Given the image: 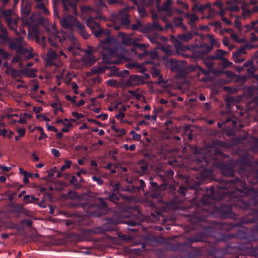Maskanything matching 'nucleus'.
<instances>
[{
    "label": "nucleus",
    "instance_id": "35",
    "mask_svg": "<svg viewBox=\"0 0 258 258\" xmlns=\"http://www.w3.org/2000/svg\"><path fill=\"white\" fill-rule=\"evenodd\" d=\"M222 64L224 68H230L233 66V63L232 62L229 61L227 58L224 57L223 59L221 60Z\"/></svg>",
    "mask_w": 258,
    "mask_h": 258
},
{
    "label": "nucleus",
    "instance_id": "7",
    "mask_svg": "<svg viewBox=\"0 0 258 258\" xmlns=\"http://www.w3.org/2000/svg\"><path fill=\"white\" fill-rule=\"evenodd\" d=\"M130 21L128 15V9H124L119 11V14L113 19L112 24H107L109 27H112L115 30H119L121 25L128 28Z\"/></svg>",
    "mask_w": 258,
    "mask_h": 258
},
{
    "label": "nucleus",
    "instance_id": "40",
    "mask_svg": "<svg viewBox=\"0 0 258 258\" xmlns=\"http://www.w3.org/2000/svg\"><path fill=\"white\" fill-rule=\"evenodd\" d=\"M105 68L104 67H94L92 69V72L93 73L95 74H99L103 73L105 71Z\"/></svg>",
    "mask_w": 258,
    "mask_h": 258
},
{
    "label": "nucleus",
    "instance_id": "21",
    "mask_svg": "<svg viewBox=\"0 0 258 258\" xmlns=\"http://www.w3.org/2000/svg\"><path fill=\"white\" fill-rule=\"evenodd\" d=\"M185 16L189 20L188 23L192 27L196 22L199 20V18L195 14L186 13Z\"/></svg>",
    "mask_w": 258,
    "mask_h": 258
},
{
    "label": "nucleus",
    "instance_id": "17",
    "mask_svg": "<svg viewBox=\"0 0 258 258\" xmlns=\"http://www.w3.org/2000/svg\"><path fill=\"white\" fill-rule=\"evenodd\" d=\"M212 49V46H209V45L207 44H204L199 46L198 45L195 48V51L198 52L199 56L207 53L211 51Z\"/></svg>",
    "mask_w": 258,
    "mask_h": 258
},
{
    "label": "nucleus",
    "instance_id": "44",
    "mask_svg": "<svg viewBox=\"0 0 258 258\" xmlns=\"http://www.w3.org/2000/svg\"><path fill=\"white\" fill-rule=\"evenodd\" d=\"M109 199L110 201L116 203L117 201L119 199V195L116 194H112L111 195L109 196Z\"/></svg>",
    "mask_w": 258,
    "mask_h": 258
},
{
    "label": "nucleus",
    "instance_id": "50",
    "mask_svg": "<svg viewBox=\"0 0 258 258\" xmlns=\"http://www.w3.org/2000/svg\"><path fill=\"white\" fill-rule=\"evenodd\" d=\"M92 179L96 181L99 185H101L103 183V180L99 176H93L92 177Z\"/></svg>",
    "mask_w": 258,
    "mask_h": 258
},
{
    "label": "nucleus",
    "instance_id": "56",
    "mask_svg": "<svg viewBox=\"0 0 258 258\" xmlns=\"http://www.w3.org/2000/svg\"><path fill=\"white\" fill-rule=\"evenodd\" d=\"M229 40L228 38L224 37L223 40V44L224 45L226 46H229V48L231 49L232 48V46L231 45H229Z\"/></svg>",
    "mask_w": 258,
    "mask_h": 258
},
{
    "label": "nucleus",
    "instance_id": "3",
    "mask_svg": "<svg viewBox=\"0 0 258 258\" xmlns=\"http://www.w3.org/2000/svg\"><path fill=\"white\" fill-rule=\"evenodd\" d=\"M31 5L27 0L21 1L22 21L23 25L28 27L29 35H33L38 39V30L37 25L40 20L39 14H33L30 15Z\"/></svg>",
    "mask_w": 258,
    "mask_h": 258
},
{
    "label": "nucleus",
    "instance_id": "33",
    "mask_svg": "<svg viewBox=\"0 0 258 258\" xmlns=\"http://www.w3.org/2000/svg\"><path fill=\"white\" fill-rule=\"evenodd\" d=\"M23 73L26 76L33 77L36 75V70L34 69H28L26 68L23 71Z\"/></svg>",
    "mask_w": 258,
    "mask_h": 258
},
{
    "label": "nucleus",
    "instance_id": "26",
    "mask_svg": "<svg viewBox=\"0 0 258 258\" xmlns=\"http://www.w3.org/2000/svg\"><path fill=\"white\" fill-rule=\"evenodd\" d=\"M64 122L62 125L64 126L63 128L61 129V132L67 133L70 131V128L71 127L72 124L70 120L68 119L65 118L64 119Z\"/></svg>",
    "mask_w": 258,
    "mask_h": 258
},
{
    "label": "nucleus",
    "instance_id": "61",
    "mask_svg": "<svg viewBox=\"0 0 258 258\" xmlns=\"http://www.w3.org/2000/svg\"><path fill=\"white\" fill-rule=\"evenodd\" d=\"M46 127H47V129L49 131H52V132H57V129L53 126L49 125L48 124H46Z\"/></svg>",
    "mask_w": 258,
    "mask_h": 258
},
{
    "label": "nucleus",
    "instance_id": "16",
    "mask_svg": "<svg viewBox=\"0 0 258 258\" xmlns=\"http://www.w3.org/2000/svg\"><path fill=\"white\" fill-rule=\"evenodd\" d=\"M172 3L171 0H166L163 4L162 6H157L158 11L159 12L164 11L166 15L171 16L173 14V11L170 8V6Z\"/></svg>",
    "mask_w": 258,
    "mask_h": 258
},
{
    "label": "nucleus",
    "instance_id": "4",
    "mask_svg": "<svg viewBox=\"0 0 258 258\" xmlns=\"http://www.w3.org/2000/svg\"><path fill=\"white\" fill-rule=\"evenodd\" d=\"M60 24L63 28H68L70 30H73L74 27L76 26L78 29V33L84 38L87 39L89 37V34L85 31V27L74 17L66 15L60 20Z\"/></svg>",
    "mask_w": 258,
    "mask_h": 258
},
{
    "label": "nucleus",
    "instance_id": "20",
    "mask_svg": "<svg viewBox=\"0 0 258 258\" xmlns=\"http://www.w3.org/2000/svg\"><path fill=\"white\" fill-rule=\"evenodd\" d=\"M224 73L226 78L229 79H234V75L231 71H226L225 72H223L222 71L214 70L213 71V74L214 75H219Z\"/></svg>",
    "mask_w": 258,
    "mask_h": 258
},
{
    "label": "nucleus",
    "instance_id": "19",
    "mask_svg": "<svg viewBox=\"0 0 258 258\" xmlns=\"http://www.w3.org/2000/svg\"><path fill=\"white\" fill-rule=\"evenodd\" d=\"M228 53V52L222 49H218L214 52V54L212 57L214 59L221 60L225 57V56Z\"/></svg>",
    "mask_w": 258,
    "mask_h": 258
},
{
    "label": "nucleus",
    "instance_id": "29",
    "mask_svg": "<svg viewBox=\"0 0 258 258\" xmlns=\"http://www.w3.org/2000/svg\"><path fill=\"white\" fill-rule=\"evenodd\" d=\"M81 10L82 14H88L89 16L95 11L89 6H82L81 7Z\"/></svg>",
    "mask_w": 258,
    "mask_h": 258
},
{
    "label": "nucleus",
    "instance_id": "12",
    "mask_svg": "<svg viewBox=\"0 0 258 258\" xmlns=\"http://www.w3.org/2000/svg\"><path fill=\"white\" fill-rule=\"evenodd\" d=\"M78 0H61L65 12H70L75 15L77 14L76 4Z\"/></svg>",
    "mask_w": 258,
    "mask_h": 258
},
{
    "label": "nucleus",
    "instance_id": "57",
    "mask_svg": "<svg viewBox=\"0 0 258 258\" xmlns=\"http://www.w3.org/2000/svg\"><path fill=\"white\" fill-rule=\"evenodd\" d=\"M138 12L141 17H144L146 15V12L143 7H138Z\"/></svg>",
    "mask_w": 258,
    "mask_h": 258
},
{
    "label": "nucleus",
    "instance_id": "39",
    "mask_svg": "<svg viewBox=\"0 0 258 258\" xmlns=\"http://www.w3.org/2000/svg\"><path fill=\"white\" fill-rule=\"evenodd\" d=\"M36 128L40 133V136L38 137L39 140H41L43 139L47 138V136L46 134L44 132L43 128L42 127L37 126Z\"/></svg>",
    "mask_w": 258,
    "mask_h": 258
},
{
    "label": "nucleus",
    "instance_id": "24",
    "mask_svg": "<svg viewBox=\"0 0 258 258\" xmlns=\"http://www.w3.org/2000/svg\"><path fill=\"white\" fill-rule=\"evenodd\" d=\"M251 16L252 11L251 10L246 8H242L241 16L240 17L241 18L243 19H246L250 18Z\"/></svg>",
    "mask_w": 258,
    "mask_h": 258
},
{
    "label": "nucleus",
    "instance_id": "10",
    "mask_svg": "<svg viewBox=\"0 0 258 258\" xmlns=\"http://www.w3.org/2000/svg\"><path fill=\"white\" fill-rule=\"evenodd\" d=\"M46 63L47 66H55L56 67H59L61 66L62 62L59 58L57 55L56 52L50 49L47 56L46 57Z\"/></svg>",
    "mask_w": 258,
    "mask_h": 258
},
{
    "label": "nucleus",
    "instance_id": "49",
    "mask_svg": "<svg viewBox=\"0 0 258 258\" xmlns=\"http://www.w3.org/2000/svg\"><path fill=\"white\" fill-rule=\"evenodd\" d=\"M144 118L147 120H152L153 122H155L157 119V116L156 114L152 116L150 114H147L144 115Z\"/></svg>",
    "mask_w": 258,
    "mask_h": 258
},
{
    "label": "nucleus",
    "instance_id": "25",
    "mask_svg": "<svg viewBox=\"0 0 258 258\" xmlns=\"http://www.w3.org/2000/svg\"><path fill=\"white\" fill-rule=\"evenodd\" d=\"M140 39H137L136 41V44L133 46V47L131 49V50L135 53V54H137L136 50L137 48H139L141 50H143L148 46V44H138L137 43V41H140Z\"/></svg>",
    "mask_w": 258,
    "mask_h": 258
},
{
    "label": "nucleus",
    "instance_id": "59",
    "mask_svg": "<svg viewBox=\"0 0 258 258\" xmlns=\"http://www.w3.org/2000/svg\"><path fill=\"white\" fill-rule=\"evenodd\" d=\"M51 152V154L56 157H58L60 156L59 151L56 149H52Z\"/></svg>",
    "mask_w": 258,
    "mask_h": 258
},
{
    "label": "nucleus",
    "instance_id": "54",
    "mask_svg": "<svg viewBox=\"0 0 258 258\" xmlns=\"http://www.w3.org/2000/svg\"><path fill=\"white\" fill-rule=\"evenodd\" d=\"M65 98H66L67 100L72 102L73 103H74V104L76 103V100H75L76 96H71L69 95H66L65 96Z\"/></svg>",
    "mask_w": 258,
    "mask_h": 258
},
{
    "label": "nucleus",
    "instance_id": "1",
    "mask_svg": "<svg viewBox=\"0 0 258 258\" xmlns=\"http://www.w3.org/2000/svg\"><path fill=\"white\" fill-rule=\"evenodd\" d=\"M88 27L91 30L92 32L96 37L101 36L104 34L107 35V38L100 41L97 46V50L101 53L102 59L106 63H116V62L111 60L112 57L116 55L119 44L114 37L109 35V31L100 28L99 24L95 21V19L89 16L86 20Z\"/></svg>",
    "mask_w": 258,
    "mask_h": 258
},
{
    "label": "nucleus",
    "instance_id": "34",
    "mask_svg": "<svg viewBox=\"0 0 258 258\" xmlns=\"http://www.w3.org/2000/svg\"><path fill=\"white\" fill-rule=\"evenodd\" d=\"M232 59L236 63L241 62L244 61V58H240V55L237 52L233 53Z\"/></svg>",
    "mask_w": 258,
    "mask_h": 258
},
{
    "label": "nucleus",
    "instance_id": "58",
    "mask_svg": "<svg viewBox=\"0 0 258 258\" xmlns=\"http://www.w3.org/2000/svg\"><path fill=\"white\" fill-rule=\"evenodd\" d=\"M152 28L157 29V30H158L160 31H161L163 29L162 27L158 23H156V22H154L153 24Z\"/></svg>",
    "mask_w": 258,
    "mask_h": 258
},
{
    "label": "nucleus",
    "instance_id": "22",
    "mask_svg": "<svg viewBox=\"0 0 258 258\" xmlns=\"http://www.w3.org/2000/svg\"><path fill=\"white\" fill-rule=\"evenodd\" d=\"M193 37V35L191 32H188L187 33L179 35L177 38L180 41L187 42L191 40Z\"/></svg>",
    "mask_w": 258,
    "mask_h": 258
},
{
    "label": "nucleus",
    "instance_id": "41",
    "mask_svg": "<svg viewBox=\"0 0 258 258\" xmlns=\"http://www.w3.org/2000/svg\"><path fill=\"white\" fill-rule=\"evenodd\" d=\"M136 77L139 78L141 81L142 83H144L145 81L148 80L150 78V75L147 73H143L141 76H136Z\"/></svg>",
    "mask_w": 258,
    "mask_h": 258
},
{
    "label": "nucleus",
    "instance_id": "11",
    "mask_svg": "<svg viewBox=\"0 0 258 258\" xmlns=\"http://www.w3.org/2000/svg\"><path fill=\"white\" fill-rule=\"evenodd\" d=\"M2 14L5 18L7 24L11 29H14L16 26L17 20L12 18L13 11L12 10H5L2 11Z\"/></svg>",
    "mask_w": 258,
    "mask_h": 258
},
{
    "label": "nucleus",
    "instance_id": "31",
    "mask_svg": "<svg viewBox=\"0 0 258 258\" xmlns=\"http://www.w3.org/2000/svg\"><path fill=\"white\" fill-rule=\"evenodd\" d=\"M227 32L230 33V36L232 40L235 42L241 43L243 42L241 39L239 38L238 35L234 32V31L232 29L227 30Z\"/></svg>",
    "mask_w": 258,
    "mask_h": 258
},
{
    "label": "nucleus",
    "instance_id": "51",
    "mask_svg": "<svg viewBox=\"0 0 258 258\" xmlns=\"http://www.w3.org/2000/svg\"><path fill=\"white\" fill-rule=\"evenodd\" d=\"M0 55L5 59L8 58L9 57V54L2 48H0Z\"/></svg>",
    "mask_w": 258,
    "mask_h": 258
},
{
    "label": "nucleus",
    "instance_id": "2",
    "mask_svg": "<svg viewBox=\"0 0 258 258\" xmlns=\"http://www.w3.org/2000/svg\"><path fill=\"white\" fill-rule=\"evenodd\" d=\"M46 30L49 35L48 40L52 46H56V42L57 41L62 46H64V41H66L67 44L69 45L68 51L75 57L80 55V53L82 51L80 44L73 34L70 35L67 37H64L62 33L58 32L56 30V27L54 24L47 26Z\"/></svg>",
    "mask_w": 258,
    "mask_h": 258
},
{
    "label": "nucleus",
    "instance_id": "62",
    "mask_svg": "<svg viewBox=\"0 0 258 258\" xmlns=\"http://www.w3.org/2000/svg\"><path fill=\"white\" fill-rule=\"evenodd\" d=\"M247 72L250 76H252L255 71L254 67L252 66L247 69Z\"/></svg>",
    "mask_w": 258,
    "mask_h": 258
},
{
    "label": "nucleus",
    "instance_id": "32",
    "mask_svg": "<svg viewBox=\"0 0 258 258\" xmlns=\"http://www.w3.org/2000/svg\"><path fill=\"white\" fill-rule=\"evenodd\" d=\"M60 0H54L53 2V15L55 17L60 19L58 15V5Z\"/></svg>",
    "mask_w": 258,
    "mask_h": 258
},
{
    "label": "nucleus",
    "instance_id": "27",
    "mask_svg": "<svg viewBox=\"0 0 258 258\" xmlns=\"http://www.w3.org/2000/svg\"><path fill=\"white\" fill-rule=\"evenodd\" d=\"M51 106L54 109L55 114H57L58 112H62L63 111V109L62 108L60 103L58 102L52 103L51 104Z\"/></svg>",
    "mask_w": 258,
    "mask_h": 258
},
{
    "label": "nucleus",
    "instance_id": "6",
    "mask_svg": "<svg viewBox=\"0 0 258 258\" xmlns=\"http://www.w3.org/2000/svg\"><path fill=\"white\" fill-rule=\"evenodd\" d=\"M212 152L218 154V152L216 151L214 147L201 150L196 153V154L199 155L195 162L200 167H204L205 166L209 165L211 160L214 159V157L210 154Z\"/></svg>",
    "mask_w": 258,
    "mask_h": 258
},
{
    "label": "nucleus",
    "instance_id": "37",
    "mask_svg": "<svg viewBox=\"0 0 258 258\" xmlns=\"http://www.w3.org/2000/svg\"><path fill=\"white\" fill-rule=\"evenodd\" d=\"M125 108L124 107L122 108L121 110H120V112L118 114H116L115 115V117L116 119L119 120L121 122H125V120H124L123 119L124 117V114L122 111H125Z\"/></svg>",
    "mask_w": 258,
    "mask_h": 258
},
{
    "label": "nucleus",
    "instance_id": "47",
    "mask_svg": "<svg viewBox=\"0 0 258 258\" xmlns=\"http://www.w3.org/2000/svg\"><path fill=\"white\" fill-rule=\"evenodd\" d=\"M150 41L153 43H157L158 42V37L157 35L148 36Z\"/></svg>",
    "mask_w": 258,
    "mask_h": 258
},
{
    "label": "nucleus",
    "instance_id": "60",
    "mask_svg": "<svg viewBox=\"0 0 258 258\" xmlns=\"http://www.w3.org/2000/svg\"><path fill=\"white\" fill-rule=\"evenodd\" d=\"M97 117L98 118L101 119V120H105L107 119V118L108 117V115L106 113H101V114H98L97 116Z\"/></svg>",
    "mask_w": 258,
    "mask_h": 258
},
{
    "label": "nucleus",
    "instance_id": "64",
    "mask_svg": "<svg viewBox=\"0 0 258 258\" xmlns=\"http://www.w3.org/2000/svg\"><path fill=\"white\" fill-rule=\"evenodd\" d=\"M17 132L21 137H24L25 135V130L24 128L17 130Z\"/></svg>",
    "mask_w": 258,
    "mask_h": 258
},
{
    "label": "nucleus",
    "instance_id": "18",
    "mask_svg": "<svg viewBox=\"0 0 258 258\" xmlns=\"http://www.w3.org/2000/svg\"><path fill=\"white\" fill-rule=\"evenodd\" d=\"M226 4L227 5V8H226L227 10H228L231 12L239 11V8L237 6H236L235 0H232V1L226 0Z\"/></svg>",
    "mask_w": 258,
    "mask_h": 258
},
{
    "label": "nucleus",
    "instance_id": "36",
    "mask_svg": "<svg viewBox=\"0 0 258 258\" xmlns=\"http://www.w3.org/2000/svg\"><path fill=\"white\" fill-rule=\"evenodd\" d=\"M208 38L211 43V45H209V46H212V47H213V46H219V44L218 43L217 40L214 38L213 35H208Z\"/></svg>",
    "mask_w": 258,
    "mask_h": 258
},
{
    "label": "nucleus",
    "instance_id": "5",
    "mask_svg": "<svg viewBox=\"0 0 258 258\" xmlns=\"http://www.w3.org/2000/svg\"><path fill=\"white\" fill-rule=\"evenodd\" d=\"M26 43L24 41V39L21 36H19L14 41L10 42L9 48L15 50L19 54L24 55L27 58H32L33 56L31 47L29 48H24Z\"/></svg>",
    "mask_w": 258,
    "mask_h": 258
},
{
    "label": "nucleus",
    "instance_id": "63",
    "mask_svg": "<svg viewBox=\"0 0 258 258\" xmlns=\"http://www.w3.org/2000/svg\"><path fill=\"white\" fill-rule=\"evenodd\" d=\"M38 4L35 6V8L38 10H41L43 8H44L45 6L41 2H37Z\"/></svg>",
    "mask_w": 258,
    "mask_h": 258
},
{
    "label": "nucleus",
    "instance_id": "28",
    "mask_svg": "<svg viewBox=\"0 0 258 258\" xmlns=\"http://www.w3.org/2000/svg\"><path fill=\"white\" fill-rule=\"evenodd\" d=\"M161 50L167 55H172L175 54V52L169 45H165L161 48Z\"/></svg>",
    "mask_w": 258,
    "mask_h": 258
},
{
    "label": "nucleus",
    "instance_id": "48",
    "mask_svg": "<svg viewBox=\"0 0 258 258\" xmlns=\"http://www.w3.org/2000/svg\"><path fill=\"white\" fill-rule=\"evenodd\" d=\"M130 134L132 135L133 138L136 141H139L141 138V136L140 135L136 133L133 131L130 132Z\"/></svg>",
    "mask_w": 258,
    "mask_h": 258
},
{
    "label": "nucleus",
    "instance_id": "14",
    "mask_svg": "<svg viewBox=\"0 0 258 258\" xmlns=\"http://www.w3.org/2000/svg\"><path fill=\"white\" fill-rule=\"evenodd\" d=\"M236 189L234 190L232 195L239 194H247L250 191V188L246 186V184L241 180H237L235 183Z\"/></svg>",
    "mask_w": 258,
    "mask_h": 258
},
{
    "label": "nucleus",
    "instance_id": "9",
    "mask_svg": "<svg viewBox=\"0 0 258 258\" xmlns=\"http://www.w3.org/2000/svg\"><path fill=\"white\" fill-rule=\"evenodd\" d=\"M95 51V48L90 46L84 50V55L81 60L85 65L91 66L96 62V58L93 55Z\"/></svg>",
    "mask_w": 258,
    "mask_h": 258
},
{
    "label": "nucleus",
    "instance_id": "42",
    "mask_svg": "<svg viewBox=\"0 0 258 258\" xmlns=\"http://www.w3.org/2000/svg\"><path fill=\"white\" fill-rule=\"evenodd\" d=\"M196 68L198 69V70H199L202 72V73H203V74L207 75L208 74V71L204 70V69H203L201 67H200L198 64H196V66H190L189 67L190 71L195 70L196 69Z\"/></svg>",
    "mask_w": 258,
    "mask_h": 258
},
{
    "label": "nucleus",
    "instance_id": "15",
    "mask_svg": "<svg viewBox=\"0 0 258 258\" xmlns=\"http://www.w3.org/2000/svg\"><path fill=\"white\" fill-rule=\"evenodd\" d=\"M118 36L121 38V42L124 45L133 46L136 44L137 39L132 38L131 35H126L123 32H119Z\"/></svg>",
    "mask_w": 258,
    "mask_h": 258
},
{
    "label": "nucleus",
    "instance_id": "43",
    "mask_svg": "<svg viewBox=\"0 0 258 258\" xmlns=\"http://www.w3.org/2000/svg\"><path fill=\"white\" fill-rule=\"evenodd\" d=\"M72 164V162L70 160H65L64 161V164L62 165L60 168L61 171H63L66 169L70 168L71 165Z\"/></svg>",
    "mask_w": 258,
    "mask_h": 258
},
{
    "label": "nucleus",
    "instance_id": "23",
    "mask_svg": "<svg viewBox=\"0 0 258 258\" xmlns=\"http://www.w3.org/2000/svg\"><path fill=\"white\" fill-rule=\"evenodd\" d=\"M214 58L212 56L206 58L204 60V63L209 69L212 70L214 64Z\"/></svg>",
    "mask_w": 258,
    "mask_h": 258
},
{
    "label": "nucleus",
    "instance_id": "38",
    "mask_svg": "<svg viewBox=\"0 0 258 258\" xmlns=\"http://www.w3.org/2000/svg\"><path fill=\"white\" fill-rule=\"evenodd\" d=\"M258 24V19L251 22L250 24L245 26V28L247 31L254 29V26Z\"/></svg>",
    "mask_w": 258,
    "mask_h": 258
},
{
    "label": "nucleus",
    "instance_id": "53",
    "mask_svg": "<svg viewBox=\"0 0 258 258\" xmlns=\"http://www.w3.org/2000/svg\"><path fill=\"white\" fill-rule=\"evenodd\" d=\"M177 21H179L178 24L179 25V26L182 28L183 30H186V26L182 23V19L180 17H178L176 19Z\"/></svg>",
    "mask_w": 258,
    "mask_h": 258
},
{
    "label": "nucleus",
    "instance_id": "13",
    "mask_svg": "<svg viewBox=\"0 0 258 258\" xmlns=\"http://www.w3.org/2000/svg\"><path fill=\"white\" fill-rule=\"evenodd\" d=\"M163 60L164 65L172 71H177L181 69L182 62L180 61L173 59H168L166 57L163 58Z\"/></svg>",
    "mask_w": 258,
    "mask_h": 258
},
{
    "label": "nucleus",
    "instance_id": "30",
    "mask_svg": "<svg viewBox=\"0 0 258 258\" xmlns=\"http://www.w3.org/2000/svg\"><path fill=\"white\" fill-rule=\"evenodd\" d=\"M150 55L152 58H156L158 57V53L156 51L149 52V51H144L143 53L138 54L140 58H142L145 55Z\"/></svg>",
    "mask_w": 258,
    "mask_h": 258
},
{
    "label": "nucleus",
    "instance_id": "8",
    "mask_svg": "<svg viewBox=\"0 0 258 258\" xmlns=\"http://www.w3.org/2000/svg\"><path fill=\"white\" fill-rule=\"evenodd\" d=\"M171 41L173 43L176 52L175 53L178 55H182L186 58L190 57L191 56L187 54L185 52L190 48L188 46L183 45L182 43L177 38L174 36H171Z\"/></svg>",
    "mask_w": 258,
    "mask_h": 258
},
{
    "label": "nucleus",
    "instance_id": "52",
    "mask_svg": "<svg viewBox=\"0 0 258 258\" xmlns=\"http://www.w3.org/2000/svg\"><path fill=\"white\" fill-rule=\"evenodd\" d=\"M0 55L5 59L8 58L9 57V54L2 48H0Z\"/></svg>",
    "mask_w": 258,
    "mask_h": 258
},
{
    "label": "nucleus",
    "instance_id": "55",
    "mask_svg": "<svg viewBox=\"0 0 258 258\" xmlns=\"http://www.w3.org/2000/svg\"><path fill=\"white\" fill-rule=\"evenodd\" d=\"M72 114L74 117H76V119H77L82 118L84 116L83 114L79 113L78 112H77L76 111L73 112L72 113Z\"/></svg>",
    "mask_w": 258,
    "mask_h": 258
},
{
    "label": "nucleus",
    "instance_id": "45",
    "mask_svg": "<svg viewBox=\"0 0 258 258\" xmlns=\"http://www.w3.org/2000/svg\"><path fill=\"white\" fill-rule=\"evenodd\" d=\"M240 16H236L234 21V25L235 27L239 30H241V21L239 20Z\"/></svg>",
    "mask_w": 258,
    "mask_h": 258
},
{
    "label": "nucleus",
    "instance_id": "46",
    "mask_svg": "<svg viewBox=\"0 0 258 258\" xmlns=\"http://www.w3.org/2000/svg\"><path fill=\"white\" fill-rule=\"evenodd\" d=\"M149 63H151V62L150 61H145L144 63H142V64L141 65V67L140 68H139L138 69H137L136 71L140 73H144L146 71V69L144 67V65L145 64Z\"/></svg>",
    "mask_w": 258,
    "mask_h": 258
}]
</instances>
